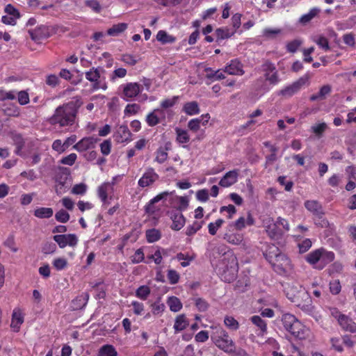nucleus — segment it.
Wrapping results in <instances>:
<instances>
[{
  "label": "nucleus",
  "instance_id": "f257e3e1",
  "mask_svg": "<svg viewBox=\"0 0 356 356\" xmlns=\"http://www.w3.org/2000/svg\"><path fill=\"white\" fill-rule=\"evenodd\" d=\"M83 102L80 96L73 97L70 101L58 106L48 122L59 128L71 127L75 123L79 110Z\"/></svg>",
  "mask_w": 356,
  "mask_h": 356
},
{
  "label": "nucleus",
  "instance_id": "f03ea898",
  "mask_svg": "<svg viewBox=\"0 0 356 356\" xmlns=\"http://www.w3.org/2000/svg\"><path fill=\"white\" fill-rule=\"evenodd\" d=\"M266 259L272 266L273 270L280 275L290 272L293 266L290 259L275 245H269L264 253Z\"/></svg>",
  "mask_w": 356,
  "mask_h": 356
},
{
  "label": "nucleus",
  "instance_id": "7ed1b4c3",
  "mask_svg": "<svg viewBox=\"0 0 356 356\" xmlns=\"http://www.w3.org/2000/svg\"><path fill=\"white\" fill-rule=\"evenodd\" d=\"M334 258L335 255L333 252L321 248L309 252L305 257V260L314 268L322 270L332 262Z\"/></svg>",
  "mask_w": 356,
  "mask_h": 356
},
{
  "label": "nucleus",
  "instance_id": "20e7f679",
  "mask_svg": "<svg viewBox=\"0 0 356 356\" xmlns=\"http://www.w3.org/2000/svg\"><path fill=\"white\" fill-rule=\"evenodd\" d=\"M211 339L216 347L226 353H230L232 348H234V341L222 327H212Z\"/></svg>",
  "mask_w": 356,
  "mask_h": 356
},
{
  "label": "nucleus",
  "instance_id": "39448f33",
  "mask_svg": "<svg viewBox=\"0 0 356 356\" xmlns=\"http://www.w3.org/2000/svg\"><path fill=\"white\" fill-rule=\"evenodd\" d=\"M227 247L225 245H219L217 248V252L219 254L223 256L222 261L226 266L227 269L230 268L232 271V275L228 278L225 277V280L227 282H231L236 277V273L238 270V261L235 254L231 251H227Z\"/></svg>",
  "mask_w": 356,
  "mask_h": 356
},
{
  "label": "nucleus",
  "instance_id": "423d86ee",
  "mask_svg": "<svg viewBox=\"0 0 356 356\" xmlns=\"http://www.w3.org/2000/svg\"><path fill=\"white\" fill-rule=\"evenodd\" d=\"M282 322L285 330L295 337L304 338V325L294 315L289 313L284 314L282 317Z\"/></svg>",
  "mask_w": 356,
  "mask_h": 356
},
{
  "label": "nucleus",
  "instance_id": "0eeeda50",
  "mask_svg": "<svg viewBox=\"0 0 356 356\" xmlns=\"http://www.w3.org/2000/svg\"><path fill=\"white\" fill-rule=\"evenodd\" d=\"M104 70L100 67H92L90 70L85 72L86 79L92 83V90L93 91L99 89L106 90L107 89V83L105 76L102 75Z\"/></svg>",
  "mask_w": 356,
  "mask_h": 356
},
{
  "label": "nucleus",
  "instance_id": "6e6552de",
  "mask_svg": "<svg viewBox=\"0 0 356 356\" xmlns=\"http://www.w3.org/2000/svg\"><path fill=\"white\" fill-rule=\"evenodd\" d=\"M330 314L338 322L341 330L345 332L356 333V323L348 316L341 314V312L335 308H330Z\"/></svg>",
  "mask_w": 356,
  "mask_h": 356
},
{
  "label": "nucleus",
  "instance_id": "1a4fd4ad",
  "mask_svg": "<svg viewBox=\"0 0 356 356\" xmlns=\"http://www.w3.org/2000/svg\"><path fill=\"white\" fill-rule=\"evenodd\" d=\"M310 76L308 74L301 76L297 81L284 87L279 92V95L285 97H290L298 92L302 86L309 83Z\"/></svg>",
  "mask_w": 356,
  "mask_h": 356
},
{
  "label": "nucleus",
  "instance_id": "9d476101",
  "mask_svg": "<svg viewBox=\"0 0 356 356\" xmlns=\"http://www.w3.org/2000/svg\"><path fill=\"white\" fill-rule=\"evenodd\" d=\"M169 195L168 191H163L151 199L144 207L145 213L148 216H153L160 212L161 207L158 203L164 202Z\"/></svg>",
  "mask_w": 356,
  "mask_h": 356
},
{
  "label": "nucleus",
  "instance_id": "9b49d317",
  "mask_svg": "<svg viewBox=\"0 0 356 356\" xmlns=\"http://www.w3.org/2000/svg\"><path fill=\"white\" fill-rule=\"evenodd\" d=\"M121 87V97L126 101L134 99L143 90V86L136 82H129L122 85Z\"/></svg>",
  "mask_w": 356,
  "mask_h": 356
},
{
  "label": "nucleus",
  "instance_id": "f8f14e48",
  "mask_svg": "<svg viewBox=\"0 0 356 356\" xmlns=\"http://www.w3.org/2000/svg\"><path fill=\"white\" fill-rule=\"evenodd\" d=\"M293 303L298 307L300 308L306 313H311L313 311L312 300L309 292L300 290Z\"/></svg>",
  "mask_w": 356,
  "mask_h": 356
},
{
  "label": "nucleus",
  "instance_id": "ddd939ff",
  "mask_svg": "<svg viewBox=\"0 0 356 356\" xmlns=\"http://www.w3.org/2000/svg\"><path fill=\"white\" fill-rule=\"evenodd\" d=\"M261 67L264 72L266 81L273 86L278 84L280 79L275 64L269 60H266Z\"/></svg>",
  "mask_w": 356,
  "mask_h": 356
},
{
  "label": "nucleus",
  "instance_id": "4468645a",
  "mask_svg": "<svg viewBox=\"0 0 356 356\" xmlns=\"http://www.w3.org/2000/svg\"><path fill=\"white\" fill-rule=\"evenodd\" d=\"M263 225L268 236L273 240H278L283 236V230L279 227L273 219L268 217L263 220Z\"/></svg>",
  "mask_w": 356,
  "mask_h": 356
},
{
  "label": "nucleus",
  "instance_id": "2eb2a0df",
  "mask_svg": "<svg viewBox=\"0 0 356 356\" xmlns=\"http://www.w3.org/2000/svg\"><path fill=\"white\" fill-rule=\"evenodd\" d=\"M159 179V175L155 172L153 168L146 169L142 177L138 181V185L140 188H146L153 185Z\"/></svg>",
  "mask_w": 356,
  "mask_h": 356
},
{
  "label": "nucleus",
  "instance_id": "dca6fc26",
  "mask_svg": "<svg viewBox=\"0 0 356 356\" xmlns=\"http://www.w3.org/2000/svg\"><path fill=\"white\" fill-rule=\"evenodd\" d=\"M53 239L60 248H64L67 245L74 247L78 243V238L74 234L54 235Z\"/></svg>",
  "mask_w": 356,
  "mask_h": 356
},
{
  "label": "nucleus",
  "instance_id": "f3484780",
  "mask_svg": "<svg viewBox=\"0 0 356 356\" xmlns=\"http://www.w3.org/2000/svg\"><path fill=\"white\" fill-rule=\"evenodd\" d=\"M114 188L108 182H104L97 188V195L102 203V207L106 208L108 204V195L113 193Z\"/></svg>",
  "mask_w": 356,
  "mask_h": 356
},
{
  "label": "nucleus",
  "instance_id": "a211bd4d",
  "mask_svg": "<svg viewBox=\"0 0 356 356\" xmlns=\"http://www.w3.org/2000/svg\"><path fill=\"white\" fill-rule=\"evenodd\" d=\"M69 177L70 173L67 172H62L56 175L55 191L57 195H60L67 191Z\"/></svg>",
  "mask_w": 356,
  "mask_h": 356
},
{
  "label": "nucleus",
  "instance_id": "6ab92c4d",
  "mask_svg": "<svg viewBox=\"0 0 356 356\" xmlns=\"http://www.w3.org/2000/svg\"><path fill=\"white\" fill-rule=\"evenodd\" d=\"M165 120V112L161 108L154 109L145 118V122L149 127H154Z\"/></svg>",
  "mask_w": 356,
  "mask_h": 356
},
{
  "label": "nucleus",
  "instance_id": "aec40b11",
  "mask_svg": "<svg viewBox=\"0 0 356 356\" xmlns=\"http://www.w3.org/2000/svg\"><path fill=\"white\" fill-rule=\"evenodd\" d=\"M224 72L230 75L242 76L245 74L243 63L238 59H232L228 63L224 69Z\"/></svg>",
  "mask_w": 356,
  "mask_h": 356
},
{
  "label": "nucleus",
  "instance_id": "412c9836",
  "mask_svg": "<svg viewBox=\"0 0 356 356\" xmlns=\"http://www.w3.org/2000/svg\"><path fill=\"white\" fill-rule=\"evenodd\" d=\"M97 140V138L93 137L83 138L73 146V149L79 152H87L95 147Z\"/></svg>",
  "mask_w": 356,
  "mask_h": 356
},
{
  "label": "nucleus",
  "instance_id": "4be33fe9",
  "mask_svg": "<svg viewBox=\"0 0 356 356\" xmlns=\"http://www.w3.org/2000/svg\"><path fill=\"white\" fill-rule=\"evenodd\" d=\"M169 213L170 219L172 221L170 228L175 231L180 230L186 223L185 217L181 212L177 210L171 211Z\"/></svg>",
  "mask_w": 356,
  "mask_h": 356
},
{
  "label": "nucleus",
  "instance_id": "5701e85b",
  "mask_svg": "<svg viewBox=\"0 0 356 356\" xmlns=\"http://www.w3.org/2000/svg\"><path fill=\"white\" fill-rule=\"evenodd\" d=\"M209 119V113L203 114L199 118L191 119L188 122V127L193 132H197L200 129V125L206 126L207 124Z\"/></svg>",
  "mask_w": 356,
  "mask_h": 356
},
{
  "label": "nucleus",
  "instance_id": "b1692460",
  "mask_svg": "<svg viewBox=\"0 0 356 356\" xmlns=\"http://www.w3.org/2000/svg\"><path fill=\"white\" fill-rule=\"evenodd\" d=\"M131 133L127 125H120L115 134L117 143H128L131 140Z\"/></svg>",
  "mask_w": 356,
  "mask_h": 356
},
{
  "label": "nucleus",
  "instance_id": "393cba45",
  "mask_svg": "<svg viewBox=\"0 0 356 356\" xmlns=\"http://www.w3.org/2000/svg\"><path fill=\"white\" fill-rule=\"evenodd\" d=\"M238 177V170H233L227 172L220 180L219 185L227 188L234 184Z\"/></svg>",
  "mask_w": 356,
  "mask_h": 356
},
{
  "label": "nucleus",
  "instance_id": "a878e982",
  "mask_svg": "<svg viewBox=\"0 0 356 356\" xmlns=\"http://www.w3.org/2000/svg\"><path fill=\"white\" fill-rule=\"evenodd\" d=\"M9 136L16 147L15 153L17 155H22V151L25 145V140L23 136L16 131H12L9 133Z\"/></svg>",
  "mask_w": 356,
  "mask_h": 356
},
{
  "label": "nucleus",
  "instance_id": "bb28decb",
  "mask_svg": "<svg viewBox=\"0 0 356 356\" xmlns=\"http://www.w3.org/2000/svg\"><path fill=\"white\" fill-rule=\"evenodd\" d=\"M29 34L31 38L35 42L49 36L48 30L45 26H40L34 29H30L29 30Z\"/></svg>",
  "mask_w": 356,
  "mask_h": 356
},
{
  "label": "nucleus",
  "instance_id": "cd10ccee",
  "mask_svg": "<svg viewBox=\"0 0 356 356\" xmlns=\"http://www.w3.org/2000/svg\"><path fill=\"white\" fill-rule=\"evenodd\" d=\"M250 320L257 327V335L264 336L267 333V323L260 316H252Z\"/></svg>",
  "mask_w": 356,
  "mask_h": 356
},
{
  "label": "nucleus",
  "instance_id": "c85d7f7f",
  "mask_svg": "<svg viewBox=\"0 0 356 356\" xmlns=\"http://www.w3.org/2000/svg\"><path fill=\"white\" fill-rule=\"evenodd\" d=\"M170 143H166L164 147H159L155 152V161L160 164L163 163L168 158V152L170 149Z\"/></svg>",
  "mask_w": 356,
  "mask_h": 356
},
{
  "label": "nucleus",
  "instance_id": "c756f323",
  "mask_svg": "<svg viewBox=\"0 0 356 356\" xmlns=\"http://www.w3.org/2000/svg\"><path fill=\"white\" fill-rule=\"evenodd\" d=\"M223 238L232 245H240L243 241V234L238 232H229L224 234Z\"/></svg>",
  "mask_w": 356,
  "mask_h": 356
},
{
  "label": "nucleus",
  "instance_id": "7c9ffc66",
  "mask_svg": "<svg viewBox=\"0 0 356 356\" xmlns=\"http://www.w3.org/2000/svg\"><path fill=\"white\" fill-rule=\"evenodd\" d=\"M332 91V88L330 85H324L323 86L319 92L316 94H313L310 96L309 100L311 102H316L318 100H323L326 98L327 95H328Z\"/></svg>",
  "mask_w": 356,
  "mask_h": 356
},
{
  "label": "nucleus",
  "instance_id": "2f4dec72",
  "mask_svg": "<svg viewBox=\"0 0 356 356\" xmlns=\"http://www.w3.org/2000/svg\"><path fill=\"white\" fill-rule=\"evenodd\" d=\"M182 111L188 115H197L200 112L199 104L195 101H192L184 104Z\"/></svg>",
  "mask_w": 356,
  "mask_h": 356
},
{
  "label": "nucleus",
  "instance_id": "473e14b6",
  "mask_svg": "<svg viewBox=\"0 0 356 356\" xmlns=\"http://www.w3.org/2000/svg\"><path fill=\"white\" fill-rule=\"evenodd\" d=\"M24 315L19 308L14 309L12 314L11 326L13 327H19L24 323Z\"/></svg>",
  "mask_w": 356,
  "mask_h": 356
},
{
  "label": "nucleus",
  "instance_id": "72a5a7b5",
  "mask_svg": "<svg viewBox=\"0 0 356 356\" xmlns=\"http://www.w3.org/2000/svg\"><path fill=\"white\" fill-rule=\"evenodd\" d=\"M161 236V232L158 229L152 228L145 231L146 240L149 243H152L159 241Z\"/></svg>",
  "mask_w": 356,
  "mask_h": 356
},
{
  "label": "nucleus",
  "instance_id": "f704fd0d",
  "mask_svg": "<svg viewBox=\"0 0 356 356\" xmlns=\"http://www.w3.org/2000/svg\"><path fill=\"white\" fill-rule=\"evenodd\" d=\"M302 290L300 288L293 284H288L287 286L284 288V292L287 298L293 302V300L296 299L298 294Z\"/></svg>",
  "mask_w": 356,
  "mask_h": 356
},
{
  "label": "nucleus",
  "instance_id": "c9c22d12",
  "mask_svg": "<svg viewBox=\"0 0 356 356\" xmlns=\"http://www.w3.org/2000/svg\"><path fill=\"white\" fill-rule=\"evenodd\" d=\"M53 214L54 210L50 207H38L34 210V216L40 219L50 218Z\"/></svg>",
  "mask_w": 356,
  "mask_h": 356
},
{
  "label": "nucleus",
  "instance_id": "e433bc0d",
  "mask_svg": "<svg viewBox=\"0 0 356 356\" xmlns=\"http://www.w3.org/2000/svg\"><path fill=\"white\" fill-rule=\"evenodd\" d=\"M188 325V321L184 314H180L175 318L174 329L176 332L184 330Z\"/></svg>",
  "mask_w": 356,
  "mask_h": 356
},
{
  "label": "nucleus",
  "instance_id": "4c0bfd02",
  "mask_svg": "<svg viewBox=\"0 0 356 356\" xmlns=\"http://www.w3.org/2000/svg\"><path fill=\"white\" fill-rule=\"evenodd\" d=\"M3 111L4 114L10 117H18L20 115V109L15 104L4 105Z\"/></svg>",
  "mask_w": 356,
  "mask_h": 356
},
{
  "label": "nucleus",
  "instance_id": "58836bf2",
  "mask_svg": "<svg viewBox=\"0 0 356 356\" xmlns=\"http://www.w3.org/2000/svg\"><path fill=\"white\" fill-rule=\"evenodd\" d=\"M128 27L126 23H119L114 24L111 28L107 30V34L111 36H117L124 32Z\"/></svg>",
  "mask_w": 356,
  "mask_h": 356
},
{
  "label": "nucleus",
  "instance_id": "ea45409f",
  "mask_svg": "<svg viewBox=\"0 0 356 356\" xmlns=\"http://www.w3.org/2000/svg\"><path fill=\"white\" fill-rule=\"evenodd\" d=\"M176 141L180 144L188 143L190 141V136L186 130L177 127L175 129Z\"/></svg>",
  "mask_w": 356,
  "mask_h": 356
},
{
  "label": "nucleus",
  "instance_id": "a19ab883",
  "mask_svg": "<svg viewBox=\"0 0 356 356\" xmlns=\"http://www.w3.org/2000/svg\"><path fill=\"white\" fill-rule=\"evenodd\" d=\"M98 356H118V352L113 346L106 344L99 348Z\"/></svg>",
  "mask_w": 356,
  "mask_h": 356
},
{
  "label": "nucleus",
  "instance_id": "79ce46f5",
  "mask_svg": "<svg viewBox=\"0 0 356 356\" xmlns=\"http://www.w3.org/2000/svg\"><path fill=\"white\" fill-rule=\"evenodd\" d=\"M206 72H207V78L213 81L222 80L225 78L224 70H218L214 71L211 68H207Z\"/></svg>",
  "mask_w": 356,
  "mask_h": 356
},
{
  "label": "nucleus",
  "instance_id": "37998d69",
  "mask_svg": "<svg viewBox=\"0 0 356 356\" xmlns=\"http://www.w3.org/2000/svg\"><path fill=\"white\" fill-rule=\"evenodd\" d=\"M305 208L315 215L321 213L322 207L321 204L316 200H307L305 202Z\"/></svg>",
  "mask_w": 356,
  "mask_h": 356
},
{
  "label": "nucleus",
  "instance_id": "c03bdc74",
  "mask_svg": "<svg viewBox=\"0 0 356 356\" xmlns=\"http://www.w3.org/2000/svg\"><path fill=\"white\" fill-rule=\"evenodd\" d=\"M167 303L170 311L174 312H177L182 308L181 302L178 298L175 296L170 297L167 301Z\"/></svg>",
  "mask_w": 356,
  "mask_h": 356
},
{
  "label": "nucleus",
  "instance_id": "a18cd8bd",
  "mask_svg": "<svg viewBox=\"0 0 356 356\" xmlns=\"http://www.w3.org/2000/svg\"><path fill=\"white\" fill-rule=\"evenodd\" d=\"M156 39L162 44L173 43L175 41V38L172 35H168L166 31L161 30L157 33Z\"/></svg>",
  "mask_w": 356,
  "mask_h": 356
},
{
  "label": "nucleus",
  "instance_id": "49530a36",
  "mask_svg": "<svg viewBox=\"0 0 356 356\" xmlns=\"http://www.w3.org/2000/svg\"><path fill=\"white\" fill-rule=\"evenodd\" d=\"M320 12L317 8H312L308 13L302 15L299 22L303 24L309 22L314 17H315Z\"/></svg>",
  "mask_w": 356,
  "mask_h": 356
},
{
  "label": "nucleus",
  "instance_id": "de8ad7c7",
  "mask_svg": "<svg viewBox=\"0 0 356 356\" xmlns=\"http://www.w3.org/2000/svg\"><path fill=\"white\" fill-rule=\"evenodd\" d=\"M235 33L230 31L227 28H218L216 30V35L218 40H224L231 38Z\"/></svg>",
  "mask_w": 356,
  "mask_h": 356
},
{
  "label": "nucleus",
  "instance_id": "09e8293b",
  "mask_svg": "<svg viewBox=\"0 0 356 356\" xmlns=\"http://www.w3.org/2000/svg\"><path fill=\"white\" fill-rule=\"evenodd\" d=\"M89 296L88 293H83L77 296L74 300L73 304L76 305L75 309H81L86 305Z\"/></svg>",
  "mask_w": 356,
  "mask_h": 356
},
{
  "label": "nucleus",
  "instance_id": "8fccbe9b",
  "mask_svg": "<svg viewBox=\"0 0 356 356\" xmlns=\"http://www.w3.org/2000/svg\"><path fill=\"white\" fill-rule=\"evenodd\" d=\"M225 326L231 330H237L239 328L238 322L231 316H226L224 319Z\"/></svg>",
  "mask_w": 356,
  "mask_h": 356
},
{
  "label": "nucleus",
  "instance_id": "3c124183",
  "mask_svg": "<svg viewBox=\"0 0 356 356\" xmlns=\"http://www.w3.org/2000/svg\"><path fill=\"white\" fill-rule=\"evenodd\" d=\"M203 223V221H194L192 225H190L186 227V234L189 236L194 235L202 228Z\"/></svg>",
  "mask_w": 356,
  "mask_h": 356
},
{
  "label": "nucleus",
  "instance_id": "603ef678",
  "mask_svg": "<svg viewBox=\"0 0 356 356\" xmlns=\"http://www.w3.org/2000/svg\"><path fill=\"white\" fill-rule=\"evenodd\" d=\"M149 294L150 289L146 285L140 286L136 291V296L143 300H145Z\"/></svg>",
  "mask_w": 356,
  "mask_h": 356
},
{
  "label": "nucleus",
  "instance_id": "864d4df0",
  "mask_svg": "<svg viewBox=\"0 0 356 356\" xmlns=\"http://www.w3.org/2000/svg\"><path fill=\"white\" fill-rule=\"evenodd\" d=\"M178 99H179V96H174L172 98H167V99H163L160 103V106H161L160 108H161L164 111L165 109L171 108L177 104Z\"/></svg>",
  "mask_w": 356,
  "mask_h": 356
},
{
  "label": "nucleus",
  "instance_id": "5fc2aeb1",
  "mask_svg": "<svg viewBox=\"0 0 356 356\" xmlns=\"http://www.w3.org/2000/svg\"><path fill=\"white\" fill-rule=\"evenodd\" d=\"M327 126L325 122H321L311 127L312 131L318 138L321 137L325 131Z\"/></svg>",
  "mask_w": 356,
  "mask_h": 356
},
{
  "label": "nucleus",
  "instance_id": "6e6d98bb",
  "mask_svg": "<svg viewBox=\"0 0 356 356\" xmlns=\"http://www.w3.org/2000/svg\"><path fill=\"white\" fill-rule=\"evenodd\" d=\"M224 220L221 218L216 220L214 222H210L208 225L209 233L214 236L216 234L218 229L222 225Z\"/></svg>",
  "mask_w": 356,
  "mask_h": 356
},
{
  "label": "nucleus",
  "instance_id": "4d7b16f0",
  "mask_svg": "<svg viewBox=\"0 0 356 356\" xmlns=\"http://www.w3.org/2000/svg\"><path fill=\"white\" fill-rule=\"evenodd\" d=\"M314 42L325 51L330 50L328 40L323 35H318L314 39Z\"/></svg>",
  "mask_w": 356,
  "mask_h": 356
},
{
  "label": "nucleus",
  "instance_id": "13d9d810",
  "mask_svg": "<svg viewBox=\"0 0 356 356\" xmlns=\"http://www.w3.org/2000/svg\"><path fill=\"white\" fill-rule=\"evenodd\" d=\"M70 214L64 209L58 211L55 214L56 220L62 223H66L70 220Z\"/></svg>",
  "mask_w": 356,
  "mask_h": 356
},
{
  "label": "nucleus",
  "instance_id": "bf43d9fd",
  "mask_svg": "<svg viewBox=\"0 0 356 356\" xmlns=\"http://www.w3.org/2000/svg\"><path fill=\"white\" fill-rule=\"evenodd\" d=\"M52 264L57 270H62L67 266V261L65 258L58 257L54 259Z\"/></svg>",
  "mask_w": 356,
  "mask_h": 356
},
{
  "label": "nucleus",
  "instance_id": "052dcab7",
  "mask_svg": "<svg viewBox=\"0 0 356 356\" xmlns=\"http://www.w3.org/2000/svg\"><path fill=\"white\" fill-rule=\"evenodd\" d=\"M332 348L338 353L343 351V342L341 339L339 337H332L330 339Z\"/></svg>",
  "mask_w": 356,
  "mask_h": 356
},
{
  "label": "nucleus",
  "instance_id": "680f3d73",
  "mask_svg": "<svg viewBox=\"0 0 356 356\" xmlns=\"http://www.w3.org/2000/svg\"><path fill=\"white\" fill-rule=\"evenodd\" d=\"M16 98V92L14 90L6 91L0 89V102L5 100H13Z\"/></svg>",
  "mask_w": 356,
  "mask_h": 356
},
{
  "label": "nucleus",
  "instance_id": "e2e57ef3",
  "mask_svg": "<svg viewBox=\"0 0 356 356\" xmlns=\"http://www.w3.org/2000/svg\"><path fill=\"white\" fill-rule=\"evenodd\" d=\"M152 312L154 315H161L165 310V305L160 301H156L152 304Z\"/></svg>",
  "mask_w": 356,
  "mask_h": 356
},
{
  "label": "nucleus",
  "instance_id": "0e129e2a",
  "mask_svg": "<svg viewBox=\"0 0 356 356\" xmlns=\"http://www.w3.org/2000/svg\"><path fill=\"white\" fill-rule=\"evenodd\" d=\"M167 277L170 284H175L178 283L180 279L179 274L173 269H170L168 270Z\"/></svg>",
  "mask_w": 356,
  "mask_h": 356
},
{
  "label": "nucleus",
  "instance_id": "69168bd1",
  "mask_svg": "<svg viewBox=\"0 0 356 356\" xmlns=\"http://www.w3.org/2000/svg\"><path fill=\"white\" fill-rule=\"evenodd\" d=\"M144 259L145 255L142 248L136 250L134 254L131 257V260L133 264H139L143 262Z\"/></svg>",
  "mask_w": 356,
  "mask_h": 356
},
{
  "label": "nucleus",
  "instance_id": "338daca9",
  "mask_svg": "<svg viewBox=\"0 0 356 356\" xmlns=\"http://www.w3.org/2000/svg\"><path fill=\"white\" fill-rule=\"evenodd\" d=\"M4 12L7 13L8 15L13 16L17 19L21 17L19 11L10 3L6 6Z\"/></svg>",
  "mask_w": 356,
  "mask_h": 356
},
{
  "label": "nucleus",
  "instance_id": "774afa93",
  "mask_svg": "<svg viewBox=\"0 0 356 356\" xmlns=\"http://www.w3.org/2000/svg\"><path fill=\"white\" fill-rule=\"evenodd\" d=\"M301 44L302 42L299 40L290 41L286 45V51L290 53H295L298 49Z\"/></svg>",
  "mask_w": 356,
  "mask_h": 356
}]
</instances>
